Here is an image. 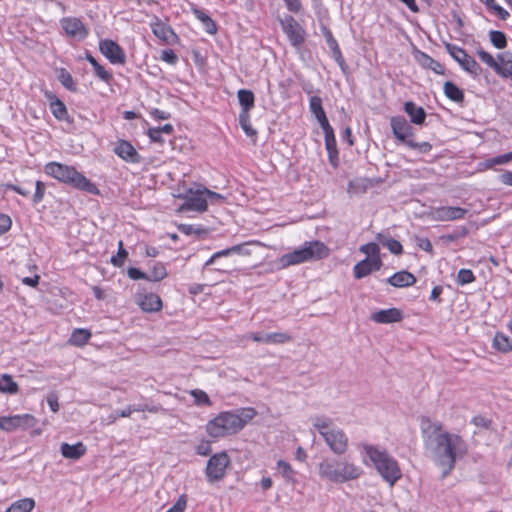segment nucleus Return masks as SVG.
I'll return each mask as SVG.
<instances>
[{
    "label": "nucleus",
    "mask_w": 512,
    "mask_h": 512,
    "mask_svg": "<svg viewBox=\"0 0 512 512\" xmlns=\"http://www.w3.org/2000/svg\"><path fill=\"white\" fill-rule=\"evenodd\" d=\"M45 97L49 101V107L52 115L58 120L66 122L69 125L74 123L73 117L68 113L65 103L59 99L53 92H46Z\"/></svg>",
    "instance_id": "nucleus-15"
},
{
    "label": "nucleus",
    "mask_w": 512,
    "mask_h": 512,
    "mask_svg": "<svg viewBox=\"0 0 512 512\" xmlns=\"http://www.w3.org/2000/svg\"><path fill=\"white\" fill-rule=\"evenodd\" d=\"M324 132L325 148L327 152L337 151V141L334 133V129L331 125L322 128Z\"/></svg>",
    "instance_id": "nucleus-43"
},
{
    "label": "nucleus",
    "mask_w": 512,
    "mask_h": 512,
    "mask_svg": "<svg viewBox=\"0 0 512 512\" xmlns=\"http://www.w3.org/2000/svg\"><path fill=\"white\" fill-rule=\"evenodd\" d=\"M184 202L179 208V211H196L205 212L208 209L207 199L202 189L189 188L183 195H179Z\"/></svg>",
    "instance_id": "nucleus-9"
},
{
    "label": "nucleus",
    "mask_w": 512,
    "mask_h": 512,
    "mask_svg": "<svg viewBox=\"0 0 512 512\" xmlns=\"http://www.w3.org/2000/svg\"><path fill=\"white\" fill-rule=\"evenodd\" d=\"M190 394L198 406H210L212 404L208 394L203 390L194 389Z\"/></svg>",
    "instance_id": "nucleus-53"
},
{
    "label": "nucleus",
    "mask_w": 512,
    "mask_h": 512,
    "mask_svg": "<svg viewBox=\"0 0 512 512\" xmlns=\"http://www.w3.org/2000/svg\"><path fill=\"white\" fill-rule=\"evenodd\" d=\"M278 21L291 46L301 47L306 40V30L290 14H285L283 18L278 17Z\"/></svg>",
    "instance_id": "nucleus-7"
},
{
    "label": "nucleus",
    "mask_w": 512,
    "mask_h": 512,
    "mask_svg": "<svg viewBox=\"0 0 512 512\" xmlns=\"http://www.w3.org/2000/svg\"><path fill=\"white\" fill-rule=\"evenodd\" d=\"M414 56L421 67L425 69H430L434 73L439 75H443L445 73L444 66L440 62L433 59L427 53L421 50H416Z\"/></svg>",
    "instance_id": "nucleus-26"
},
{
    "label": "nucleus",
    "mask_w": 512,
    "mask_h": 512,
    "mask_svg": "<svg viewBox=\"0 0 512 512\" xmlns=\"http://www.w3.org/2000/svg\"><path fill=\"white\" fill-rule=\"evenodd\" d=\"M384 265L381 257H365L358 261L353 267L355 279H363L373 272L379 271Z\"/></svg>",
    "instance_id": "nucleus-13"
},
{
    "label": "nucleus",
    "mask_w": 512,
    "mask_h": 512,
    "mask_svg": "<svg viewBox=\"0 0 512 512\" xmlns=\"http://www.w3.org/2000/svg\"><path fill=\"white\" fill-rule=\"evenodd\" d=\"M191 11L193 15L202 23L204 30L208 34L214 35L217 33L218 27L216 22L205 10L200 9L197 6H192Z\"/></svg>",
    "instance_id": "nucleus-30"
},
{
    "label": "nucleus",
    "mask_w": 512,
    "mask_h": 512,
    "mask_svg": "<svg viewBox=\"0 0 512 512\" xmlns=\"http://www.w3.org/2000/svg\"><path fill=\"white\" fill-rule=\"evenodd\" d=\"M444 46L448 54L465 72L469 73L473 77H477L482 73V67L467 53L464 48L449 42H444Z\"/></svg>",
    "instance_id": "nucleus-5"
},
{
    "label": "nucleus",
    "mask_w": 512,
    "mask_h": 512,
    "mask_svg": "<svg viewBox=\"0 0 512 512\" xmlns=\"http://www.w3.org/2000/svg\"><path fill=\"white\" fill-rule=\"evenodd\" d=\"M468 209L459 206H441L433 211V218L437 221H453L463 219Z\"/></svg>",
    "instance_id": "nucleus-19"
},
{
    "label": "nucleus",
    "mask_w": 512,
    "mask_h": 512,
    "mask_svg": "<svg viewBox=\"0 0 512 512\" xmlns=\"http://www.w3.org/2000/svg\"><path fill=\"white\" fill-rule=\"evenodd\" d=\"M476 53L482 62L487 64L498 74L501 65L495 61L494 57L489 52L485 51L482 47H479Z\"/></svg>",
    "instance_id": "nucleus-47"
},
{
    "label": "nucleus",
    "mask_w": 512,
    "mask_h": 512,
    "mask_svg": "<svg viewBox=\"0 0 512 512\" xmlns=\"http://www.w3.org/2000/svg\"><path fill=\"white\" fill-rule=\"evenodd\" d=\"M188 497L186 494L179 496L177 501L166 512H184L187 506Z\"/></svg>",
    "instance_id": "nucleus-58"
},
{
    "label": "nucleus",
    "mask_w": 512,
    "mask_h": 512,
    "mask_svg": "<svg viewBox=\"0 0 512 512\" xmlns=\"http://www.w3.org/2000/svg\"><path fill=\"white\" fill-rule=\"evenodd\" d=\"M476 280V276L474 275L471 269L462 268L458 271L456 282L460 286H464L470 284Z\"/></svg>",
    "instance_id": "nucleus-51"
},
{
    "label": "nucleus",
    "mask_w": 512,
    "mask_h": 512,
    "mask_svg": "<svg viewBox=\"0 0 512 512\" xmlns=\"http://www.w3.org/2000/svg\"><path fill=\"white\" fill-rule=\"evenodd\" d=\"M203 192L205 194V199H207V203L210 202L212 204H217L225 199L223 195L214 192L206 187H203Z\"/></svg>",
    "instance_id": "nucleus-62"
},
{
    "label": "nucleus",
    "mask_w": 512,
    "mask_h": 512,
    "mask_svg": "<svg viewBox=\"0 0 512 512\" xmlns=\"http://www.w3.org/2000/svg\"><path fill=\"white\" fill-rule=\"evenodd\" d=\"M420 428L425 448L442 468L441 478L444 479L454 470L457 460L467 454V444L460 435L442 431V424H433L428 417L421 419Z\"/></svg>",
    "instance_id": "nucleus-1"
},
{
    "label": "nucleus",
    "mask_w": 512,
    "mask_h": 512,
    "mask_svg": "<svg viewBox=\"0 0 512 512\" xmlns=\"http://www.w3.org/2000/svg\"><path fill=\"white\" fill-rule=\"evenodd\" d=\"M301 247L306 262L322 260L330 254L329 247L320 240L305 241Z\"/></svg>",
    "instance_id": "nucleus-12"
},
{
    "label": "nucleus",
    "mask_w": 512,
    "mask_h": 512,
    "mask_svg": "<svg viewBox=\"0 0 512 512\" xmlns=\"http://www.w3.org/2000/svg\"><path fill=\"white\" fill-rule=\"evenodd\" d=\"M113 152L122 160L129 163L139 164L142 161L141 155L127 140H119L115 145Z\"/></svg>",
    "instance_id": "nucleus-18"
},
{
    "label": "nucleus",
    "mask_w": 512,
    "mask_h": 512,
    "mask_svg": "<svg viewBox=\"0 0 512 512\" xmlns=\"http://www.w3.org/2000/svg\"><path fill=\"white\" fill-rule=\"evenodd\" d=\"M309 109L318 121L321 128L330 125L326 112L323 108V102L319 96H311L309 99Z\"/></svg>",
    "instance_id": "nucleus-28"
},
{
    "label": "nucleus",
    "mask_w": 512,
    "mask_h": 512,
    "mask_svg": "<svg viewBox=\"0 0 512 512\" xmlns=\"http://www.w3.org/2000/svg\"><path fill=\"white\" fill-rule=\"evenodd\" d=\"M44 172L48 176L69 185L74 189L91 195H100V190L96 184L88 179L83 173L77 171L73 166L52 161L45 164Z\"/></svg>",
    "instance_id": "nucleus-4"
},
{
    "label": "nucleus",
    "mask_w": 512,
    "mask_h": 512,
    "mask_svg": "<svg viewBox=\"0 0 512 512\" xmlns=\"http://www.w3.org/2000/svg\"><path fill=\"white\" fill-rule=\"evenodd\" d=\"M276 465H277V470L279 471V473L282 475V477L286 481L291 482V483L296 482V479H295L296 471L292 468V466L288 462L280 459L277 461Z\"/></svg>",
    "instance_id": "nucleus-41"
},
{
    "label": "nucleus",
    "mask_w": 512,
    "mask_h": 512,
    "mask_svg": "<svg viewBox=\"0 0 512 512\" xmlns=\"http://www.w3.org/2000/svg\"><path fill=\"white\" fill-rule=\"evenodd\" d=\"M416 245L427 253H433V245L431 241L426 237L416 236Z\"/></svg>",
    "instance_id": "nucleus-64"
},
{
    "label": "nucleus",
    "mask_w": 512,
    "mask_h": 512,
    "mask_svg": "<svg viewBox=\"0 0 512 512\" xmlns=\"http://www.w3.org/2000/svg\"><path fill=\"white\" fill-rule=\"evenodd\" d=\"M160 59L170 65H175L178 62V55L173 49H164L161 52Z\"/></svg>",
    "instance_id": "nucleus-61"
},
{
    "label": "nucleus",
    "mask_w": 512,
    "mask_h": 512,
    "mask_svg": "<svg viewBox=\"0 0 512 512\" xmlns=\"http://www.w3.org/2000/svg\"><path fill=\"white\" fill-rule=\"evenodd\" d=\"M403 319V311L396 307L379 309L370 315V320L377 324H393L401 322Z\"/></svg>",
    "instance_id": "nucleus-16"
},
{
    "label": "nucleus",
    "mask_w": 512,
    "mask_h": 512,
    "mask_svg": "<svg viewBox=\"0 0 512 512\" xmlns=\"http://www.w3.org/2000/svg\"><path fill=\"white\" fill-rule=\"evenodd\" d=\"M469 229L467 226H457L451 233L443 235L441 238L447 242H455L468 235Z\"/></svg>",
    "instance_id": "nucleus-49"
},
{
    "label": "nucleus",
    "mask_w": 512,
    "mask_h": 512,
    "mask_svg": "<svg viewBox=\"0 0 512 512\" xmlns=\"http://www.w3.org/2000/svg\"><path fill=\"white\" fill-rule=\"evenodd\" d=\"M237 98L241 111L239 114H250V111L255 107V95L250 89H239Z\"/></svg>",
    "instance_id": "nucleus-31"
},
{
    "label": "nucleus",
    "mask_w": 512,
    "mask_h": 512,
    "mask_svg": "<svg viewBox=\"0 0 512 512\" xmlns=\"http://www.w3.org/2000/svg\"><path fill=\"white\" fill-rule=\"evenodd\" d=\"M19 386L14 381L13 377L9 374H3L0 376V392L14 395L18 393Z\"/></svg>",
    "instance_id": "nucleus-39"
},
{
    "label": "nucleus",
    "mask_w": 512,
    "mask_h": 512,
    "mask_svg": "<svg viewBox=\"0 0 512 512\" xmlns=\"http://www.w3.org/2000/svg\"><path fill=\"white\" fill-rule=\"evenodd\" d=\"M322 437L334 454L342 455L347 451L348 437L341 428L332 427L329 432L322 433Z\"/></svg>",
    "instance_id": "nucleus-10"
},
{
    "label": "nucleus",
    "mask_w": 512,
    "mask_h": 512,
    "mask_svg": "<svg viewBox=\"0 0 512 512\" xmlns=\"http://www.w3.org/2000/svg\"><path fill=\"white\" fill-rule=\"evenodd\" d=\"M249 339H252L255 342L265 343V344H284L288 343L292 340V337L285 332H272L265 333L262 331L259 332H251L248 335Z\"/></svg>",
    "instance_id": "nucleus-20"
},
{
    "label": "nucleus",
    "mask_w": 512,
    "mask_h": 512,
    "mask_svg": "<svg viewBox=\"0 0 512 512\" xmlns=\"http://www.w3.org/2000/svg\"><path fill=\"white\" fill-rule=\"evenodd\" d=\"M306 262L302 247H298L291 252L283 254L279 258L281 268H287L292 265H298Z\"/></svg>",
    "instance_id": "nucleus-32"
},
{
    "label": "nucleus",
    "mask_w": 512,
    "mask_h": 512,
    "mask_svg": "<svg viewBox=\"0 0 512 512\" xmlns=\"http://www.w3.org/2000/svg\"><path fill=\"white\" fill-rule=\"evenodd\" d=\"M256 414V410L252 407L241 408L236 411L221 412L208 421L206 424V432L212 438L236 434L242 430Z\"/></svg>",
    "instance_id": "nucleus-2"
},
{
    "label": "nucleus",
    "mask_w": 512,
    "mask_h": 512,
    "mask_svg": "<svg viewBox=\"0 0 512 512\" xmlns=\"http://www.w3.org/2000/svg\"><path fill=\"white\" fill-rule=\"evenodd\" d=\"M45 191H46V184L40 180H37L35 182V192L32 197L33 204H35V205L39 204L43 200Z\"/></svg>",
    "instance_id": "nucleus-56"
},
{
    "label": "nucleus",
    "mask_w": 512,
    "mask_h": 512,
    "mask_svg": "<svg viewBox=\"0 0 512 512\" xmlns=\"http://www.w3.org/2000/svg\"><path fill=\"white\" fill-rule=\"evenodd\" d=\"M151 30L153 34L159 38L160 40L169 43L170 37L175 39L178 38L172 27L166 23H164L158 17H155V21L150 24Z\"/></svg>",
    "instance_id": "nucleus-27"
},
{
    "label": "nucleus",
    "mask_w": 512,
    "mask_h": 512,
    "mask_svg": "<svg viewBox=\"0 0 512 512\" xmlns=\"http://www.w3.org/2000/svg\"><path fill=\"white\" fill-rule=\"evenodd\" d=\"M128 255V251L125 249L123 241L120 240L118 242V251L115 255L111 256L110 262L113 266L120 268L124 265Z\"/></svg>",
    "instance_id": "nucleus-45"
},
{
    "label": "nucleus",
    "mask_w": 512,
    "mask_h": 512,
    "mask_svg": "<svg viewBox=\"0 0 512 512\" xmlns=\"http://www.w3.org/2000/svg\"><path fill=\"white\" fill-rule=\"evenodd\" d=\"M57 71V80L62 84L64 88H66L70 92H77V85L70 74V72L66 68H59Z\"/></svg>",
    "instance_id": "nucleus-37"
},
{
    "label": "nucleus",
    "mask_w": 512,
    "mask_h": 512,
    "mask_svg": "<svg viewBox=\"0 0 512 512\" xmlns=\"http://www.w3.org/2000/svg\"><path fill=\"white\" fill-rule=\"evenodd\" d=\"M489 39L491 44L497 49H504L507 47V37L506 34L502 31H489Z\"/></svg>",
    "instance_id": "nucleus-44"
},
{
    "label": "nucleus",
    "mask_w": 512,
    "mask_h": 512,
    "mask_svg": "<svg viewBox=\"0 0 512 512\" xmlns=\"http://www.w3.org/2000/svg\"><path fill=\"white\" fill-rule=\"evenodd\" d=\"M231 460L226 451L210 455L205 468V476L209 483L221 481L226 475V469Z\"/></svg>",
    "instance_id": "nucleus-6"
},
{
    "label": "nucleus",
    "mask_w": 512,
    "mask_h": 512,
    "mask_svg": "<svg viewBox=\"0 0 512 512\" xmlns=\"http://www.w3.org/2000/svg\"><path fill=\"white\" fill-rule=\"evenodd\" d=\"M211 452V443L208 440H202L201 443L195 447V453L200 456H209Z\"/></svg>",
    "instance_id": "nucleus-63"
},
{
    "label": "nucleus",
    "mask_w": 512,
    "mask_h": 512,
    "mask_svg": "<svg viewBox=\"0 0 512 512\" xmlns=\"http://www.w3.org/2000/svg\"><path fill=\"white\" fill-rule=\"evenodd\" d=\"M136 302L140 309L146 313H154L162 310L163 302L159 295L153 292L137 293Z\"/></svg>",
    "instance_id": "nucleus-17"
},
{
    "label": "nucleus",
    "mask_w": 512,
    "mask_h": 512,
    "mask_svg": "<svg viewBox=\"0 0 512 512\" xmlns=\"http://www.w3.org/2000/svg\"><path fill=\"white\" fill-rule=\"evenodd\" d=\"M492 347L501 353L512 352V338L504 332H496L493 338Z\"/></svg>",
    "instance_id": "nucleus-35"
},
{
    "label": "nucleus",
    "mask_w": 512,
    "mask_h": 512,
    "mask_svg": "<svg viewBox=\"0 0 512 512\" xmlns=\"http://www.w3.org/2000/svg\"><path fill=\"white\" fill-rule=\"evenodd\" d=\"M443 92L448 99L457 104H463L465 101L464 90L453 81L448 80L444 83Z\"/></svg>",
    "instance_id": "nucleus-33"
},
{
    "label": "nucleus",
    "mask_w": 512,
    "mask_h": 512,
    "mask_svg": "<svg viewBox=\"0 0 512 512\" xmlns=\"http://www.w3.org/2000/svg\"><path fill=\"white\" fill-rule=\"evenodd\" d=\"M383 281L396 288H405L413 286L417 282V278L413 273L407 270H401L395 272L393 275L384 279Z\"/></svg>",
    "instance_id": "nucleus-22"
},
{
    "label": "nucleus",
    "mask_w": 512,
    "mask_h": 512,
    "mask_svg": "<svg viewBox=\"0 0 512 512\" xmlns=\"http://www.w3.org/2000/svg\"><path fill=\"white\" fill-rule=\"evenodd\" d=\"M17 415L0 417V429L6 432H12L19 429Z\"/></svg>",
    "instance_id": "nucleus-50"
},
{
    "label": "nucleus",
    "mask_w": 512,
    "mask_h": 512,
    "mask_svg": "<svg viewBox=\"0 0 512 512\" xmlns=\"http://www.w3.org/2000/svg\"><path fill=\"white\" fill-rule=\"evenodd\" d=\"M238 121L245 135L256 142L258 132L251 125L250 114H239Z\"/></svg>",
    "instance_id": "nucleus-40"
},
{
    "label": "nucleus",
    "mask_w": 512,
    "mask_h": 512,
    "mask_svg": "<svg viewBox=\"0 0 512 512\" xmlns=\"http://www.w3.org/2000/svg\"><path fill=\"white\" fill-rule=\"evenodd\" d=\"M95 75L103 82L109 84L113 80V74L107 71L99 62L93 67Z\"/></svg>",
    "instance_id": "nucleus-55"
},
{
    "label": "nucleus",
    "mask_w": 512,
    "mask_h": 512,
    "mask_svg": "<svg viewBox=\"0 0 512 512\" xmlns=\"http://www.w3.org/2000/svg\"><path fill=\"white\" fill-rule=\"evenodd\" d=\"M313 427L319 432L322 436V433L329 432V430L334 427L332 419L327 416H315L312 419Z\"/></svg>",
    "instance_id": "nucleus-42"
},
{
    "label": "nucleus",
    "mask_w": 512,
    "mask_h": 512,
    "mask_svg": "<svg viewBox=\"0 0 512 512\" xmlns=\"http://www.w3.org/2000/svg\"><path fill=\"white\" fill-rule=\"evenodd\" d=\"M61 28L70 37L79 36L85 38L88 35V30L84 23L76 17H64L60 20Z\"/></svg>",
    "instance_id": "nucleus-21"
},
{
    "label": "nucleus",
    "mask_w": 512,
    "mask_h": 512,
    "mask_svg": "<svg viewBox=\"0 0 512 512\" xmlns=\"http://www.w3.org/2000/svg\"><path fill=\"white\" fill-rule=\"evenodd\" d=\"M99 51L111 64L123 65L126 62L124 49L112 39H101L99 41Z\"/></svg>",
    "instance_id": "nucleus-11"
},
{
    "label": "nucleus",
    "mask_w": 512,
    "mask_h": 512,
    "mask_svg": "<svg viewBox=\"0 0 512 512\" xmlns=\"http://www.w3.org/2000/svg\"><path fill=\"white\" fill-rule=\"evenodd\" d=\"M487 9L492 11L499 19L505 21L510 16L509 12L496 3V0H484Z\"/></svg>",
    "instance_id": "nucleus-48"
},
{
    "label": "nucleus",
    "mask_w": 512,
    "mask_h": 512,
    "mask_svg": "<svg viewBox=\"0 0 512 512\" xmlns=\"http://www.w3.org/2000/svg\"><path fill=\"white\" fill-rule=\"evenodd\" d=\"M371 185V180L368 178H356L351 181H349L348 187L349 191H352L354 193L358 192H366V190Z\"/></svg>",
    "instance_id": "nucleus-46"
},
{
    "label": "nucleus",
    "mask_w": 512,
    "mask_h": 512,
    "mask_svg": "<svg viewBox=\"0 0 512 512\" xmlns=\"http://www.w3.org/2000/svg\"><path fill=\"white\" fill-rule=\"evenodd\" d=\"M407 147L410 149H413V150H417L418 152H420L422 154H427L432 150V145L427 141L415 142L413 140L412 142L408 143Z\"/></svg>",
    "instance_id": "nucleus-59"
},
{
    "label": "nucleus",
    "mask_w": 512,
    "mask_h": 512,
    "mask_svg": "<svg viewBox=\"0 0 512 512\" xmlns=\"http://www.w3.org/2000/svg\"><path fill=\"white\" fill-rule=\"evenodd\" d=\"M403 111L409 116L410 123L415 125H425L427 113L422 106H418L414 101L404 102Z\"/></svg>",
    "instance_id": "nucleus-23"
},
{
    "label": "nucleus",
    "mask_w": 512,
    "mask_h": 512,
    "mask_svg": "<svg viewBox=\"0 0 512 512\" xmlns=\"http://www.w3.org/2000/svg\"><path fill=\"white\" fill-rule=\"evenodd\" d=\"M91 337L92 333L90 330L85 328H75L69 338V343L71 345L81 347L87 344Z\"/></svg>",
    "instance_id": "nucleus-36"
},
{
    "label": "nucleus",
    "mask_w": 512,
    "mask_h": 512,
    "mask_svg": "<svg viewBox=\"0 0 512 512\" xmlns=\"http://www.w3.org/2000/svg\"><path fill=\"white\" fill-rule=\"evenodd\" d=\"M33 498H22L13 502L7 509V512H31L35 507Z\"/></svg>",
    "instance_id": "nucleus-38"
},
{
    "label": "nucleus",
    "mask_w": 512,
    "mask_h": 512,
    "mask_svg": "<svg viewBox=\"0 0 512 512\" xmlns=\"http://www.w3.org/2000/svg\"><path fill=\"white\" fill-rule=\"evenodd\" d=\"M359 251L365 254L366 257H381L380 246L374 241L361 245Z\"/></svg>",
    "instance_id": "nucleus-52"
},
{
    "label": "nucleus",
    "mask_w": 512,
    "mask_h": 512,
    "mask_svg": "<svg viewBox=\"0 0 512 512\" xmlns=\"http://www.w3.org/2000/svg\"><path fill=\"white\" fill-rule=\"evenodd\" d=\"M384 247L387 248L392 254L396 256L401 255L404 252L403 245L398 240L392 237L390 238L389 241L384 243Z\"/></svg>",
    "instance_id": "nucleus-57"
},
{
    "label": "nucleus",
    "mask_w": 512,
    "mask_h": 512,
    "mask_svg": "<svg viewBox=\"0 0 512 512\" xmlns=\"http://www.w3.org/2000/svg\"><path fill=\"white\" fill-rule=\"evenodd\" d=\"M147 266L150 270L148 273V281L159 282L168 276V272L164 263L159 261H148Z\"/></svg>",
    "instance_id": "nucleus-34"
},
{
    "label": "nucleus",
    "mask_w": 512,
    "mask_h": 512,
    "mask_svg": "<svg viewBox=\"0 0 512 512\" xmlns=\"http://www.w3.org/2000/svg\"><path fill=\"white\" fill-rule=\"evenodd\" d=\"M320 30L326 40L328 47L331 50L332 58L338 64L341 71L343 73H346L348 70V65L343 57V54L341 52V49L339 47L337 40L335 39V37L332 34V31L326 25H323V24L320 26Z\"/></svg>",
    "instance_id": "nucleus-14"
},
{
    "label": "nucleus",
    "mask_w": 512,
    "mask_h": 512,
    "mask_svg": "<svg viewBox=\"0 0 512 512\" xmlns=\"http://www.w3.org/2000/svg\"><path fill=\"white\" fill-rule=\"evenodd\" d=\"M338 460L336 459H324L319 464V475L321 478L328 479L331 482L337 483L341 481V474L337 472ZM344 474H342L343 476Z\"/></svg>",
    "instance_id": "nucleus-24"
},
{
    "label": "nucleus",
    "mask_w": 512,
    "mask_h": 512,
    "mask_svg": "<svg viewBox=\"0 0 512 512\" xmlns=\"http://www.w3.org/2000/svg\"><path fill=\"white\" fill-rule=\"evenodd\" d=\"M361 447L365 454L363 463L365 465L371 464L390 486H393L402 477L397 460L386 449H380L377 445L366 443L362 444Z\"/></svg>",
    "instance_id": "nucleus-3"
},
{
    "label": "nucleus",
    "mask_w": 512,
    "mask_h": 512,
    "mask_svg": "<svg viewBox=\"0 0 512 512\" xmlns=\"http://www.w3.org/2000/svg\"><path fill=\"white\" fill-rule=\"evenodd\" d=\"M127 276L131 280H147L148 281V273L142 271L140 268L137 267H129L127 269Z\"/></svg>",
    "instance_id": "nucleus-60"
},
{
    "label": "nucleus",
    "mask_w": 512,
    "mask_h": 512,
    "mask_svg": "<svg viewBox=\"0 0 512 512\" xmlns=\"http://www.w3.org/2000/svg\"><path fill=\"white\" fill-rule=\"evenodd\" d=\"M19 428L23 430L34 428L37 419L31 414H17Z\"/></svg>",
    "instance_id": "nucleus-54"
},
{
    "label": "nucleus",
    "mask_w": 512,
    "mask_h": 512,
    "mask_svg": "<svg viewBox=\"0 0 512 512\" xmlns=\"http://www.w3.org/2000/svg\"><path fill=\"white\" fill-rule=\"evenodd\" d=\"M337 472L338 474H344L343 476L341 475L340 477L341 481H337V483H344L350 480L357 479L361 475L362 471L359 467L355 466L352 463L338 460Z\"/></svg>",
    "instance_id": "nucleus-29"
},
{
    "label": "nucleus",
    "mask_w": 512,
    "mask_h": 512,
    "mask_svg": "<svg viewBox=\"0 0 512 512\" xmlns=\"http://www.w3.org/2000/svg\"><path fill=\"white\" fill-rule=\"evenodd\" d=\"M408 122L404 116L397 115L390 118L391 131L394 138L400 143L408 146L409 142L413 141L415 136V129Z\"/></svg>",
    "instance_id": "nucleus-8"
},
{
    "label": "nucleus",
    "mask_w": 512,
    "mask_h": 512,
    "mask_svg": "<svg viewBox=\"0 0 512 512\" xmlns=\"http://www.w3.org/2000/svg\"><path fill=\"white\" fill-rule=\"evenodd\" d=\"M87 451L86 446L83 444V442L78 441L74 444H69L67 442H63L60 446V453L61 455L70 460H78L82 456L85 455Z\"/></svg>",
    "instance_id": "nucleus-25"
}]
</instances>
